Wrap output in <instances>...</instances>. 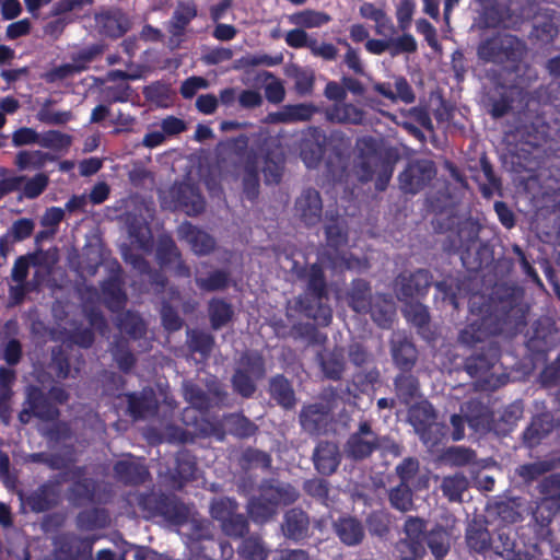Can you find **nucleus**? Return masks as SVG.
<instances>
[{
  "label": "nucleus",
  "instance_id": "20",
  "mask_svg": "<svg viewBox=\"0 0 560 560\" xmlns=\"http://www.w3.org/2000/svg\"><path fill=\"white\" fill-rule=\"evenodd\" d=\"M95 23L102 36L113 39L122 37L130 28L128 16L119 9L97 13Z\"/></svg>",
  "mask_w": 560,
  "mask_h": 560
},
{
  "label": "nucleus",
  "instance_id": "62",
  "mask_svg": "<svg viewBox=\"0 0 560 560\" xmlns=\"http://www.w3.org/2000/svg\"><path fill=\"white\" fill-rule=\"evenodd\" d=\"M253 375L244 373L236 369L232 375L231 383L233 390L243 398H250L257 390L256 382Z\"/></svg>",
  "mask_w": 560,
  "mask_h": 560
},
{
  "label": "nucleus",
  "instance_id": "8",
  "mask_svg": "<svg viewBox=\"0 0 560 560\" xmlns=\"http://www.w3.org/2000/svg\"><path fill=\"white\" fill-rule=\"evenodd\" d=\"M60 410L49 400L46 393L36 385L26 388V397L18 418L22 424H27L33 417L43 421H55L59 418Z\"/></svg>",
  "mask_w": 560,
  "mask_h": 560
},
{
  "label": "nucleus",
  "instance_id": "28",
  "mask_svg": "<svg viewBox=\"0 0 560 560\" xmlns=\"http://www.w3.org/2000/svg\"><path fill=\"white\" fill-rule=\"evenodd\" d=\"M198 470L197 458L188 450L179 451L175 457V467L171 479L176 489H182L187 482L196 479Z\"/></svg>",
  "mask_w": 560,
  "mask_h": 560
},
{
  "label": "nucleus",
  "instance_id": "49",
  "mask_svg": "<svg viewBox=\"0 0 560 560\" xmlns=\"http://www.w3.org/2000/svg\"><path fill=\"white\" fill-rule=\"evenodd\" d=\"M104 302L108 310L118 311L125 307L127 295L120 281L117 278H110L102 284Z\"/></svg>",
  "mask_w": 560,
  "mask_h": 560
},
{
  "label": "nucleus",
  "instance_id": "7",
  "mask_svg": "<svg viewBox=\"0 0 560 560\" xmlns=\"http://www.w3.org/2000/svg\"><path fill=\"white\" fill-rule=\"evenodd\" d=\"M95 536L81 537L65 532L54 537L51 556L54 560H85L92 557Z\"/></svg>",
  "mask_w": 560,
  "mask_h": 560
},
{
  "label": "nucleus",
  "instance_id": "34",
  "mask_svg": "<svg viewBox=\"0 0 560 560\" xmlns=\"http://www.w3.org/2000/svg\"><path fill=\"white\" fill-rule=\"evenodd\" d=\"M436 418V412L432 404L428 400L416 402L415 405L410 406L408 411L409 422L413 427L419 438L427 439L429 441V436L424 438L428 434L424 433V431L427 428H430V424H432Z\"/></svg>",
  "mask_w": 560,
  "mask_h": 560
},
{
  "label": "nucleus",
  "instance_id": "38",
  "mask_svg": "<svg viewBox=\"0 0 560 560\" xmlns=\"http://www.w3.org/2000/svg\"><path fill=\"white\" fill-rule=\"evenodd\" d=\"M560 511L559 506L540 500L533 510V520L536 525V534L541 539L551 540L553 533L550 528L555 515Z\"/></svg>",
  "mask_w": 560,
  "mask_h": 560
},
{
  "label": "nucleus",
  "instance_id": "5",
  "mask_svg": "<svg viewBox=\"0 0 560 560\" xmlns=\"http://www.w3.org/2000/svg\"><path fill=\"white\" fill-rule=\"evenodd\" d=\"M139 509L144 517H161L173 525H184L190 515V509L174 494L161 491H148L140 493L137 500Z\"/></svg>",
  "mask_w": 560,
  "mask_h": 560
},
{
  "label": "nucleus",
  "instance_id": "23",
  "mask_svg": "<svg viewBox=\"0 0 560 560\" xmlns=\"http://www.w3.org/2000/svg\"><path fill=\"white\" fill-rule=\"evenodd\" d=\"M198 15V8L194 0L178 1L176 8L167 23V32L173 38L180 39L191 23Z\"/></svg>",
  "mask_w": 560,
  "mask_h": 560
},
{
  "label": "nucleus",
  "instance_id": "27",
  "mask_svg": "<svg viewBox=\"0 0 560 560\" xmlns=\"http://www.w3.org/2000/svg\"><path fill=\"white\" fill-rule=\"evenodd\" d=\"M555 427V419L550 412L534 416L522 434L524 445L529 448L539 445L541 440L551 433Z\"/></svg>",
  "mask_w": 560,
  "mask_h": 560
},
{
  "label": "nucleus",
  "instance_id": "63",
  "mask_svg": "<svg viewBox=\"0 0 560 560\" xmlns=\"http://www.w3.org/2000/svg\"><path fill=\"white\" fill-rule=\"evenodd\" d=\"M538 490L541 494L540 500L560 508V474L545 477L540 481Z\"/></svg>",
  "mask_w": 560,
  "mask_h": 560
},
{
  "label": "nucleus",
  "instance_id": "14",
  "mask_svg": "<svg viewBox=\"0 0 560 560\" xmlns=\"http://www.w3.org/2000/svg\"><path fill=\"white\" fill-rule=\"evenodd\" d=\"M295 214L308 228L318 224L323 214V200L318 190L306 188L296 198Z\"/></svg>",
  "mask_w": 560,
  "mask_h": 560
},
{
  "label": "nucleus",
  "instance_id": "58",
  "mask_svg": "<svg viewBox=\"0 0 560 560\" xmlns=\"http://www.w3.org/2000/svg\"><path fill=\"white\" fill-rule=\"evenodd\" d=\"M118 327L135 340L142 338L147 332L144 320L132 311H127L119 317Z\"/></svg>",
  "mask_w": 560,
  "mask_h": 560
},
{
  "label": "nucleus",
  "instance_id": "47",
  "mask_svg": "<svg viewBox=\"0 0 560 560\" xmlns=\"http://www.w3.org/2000/svg\"><path fill=\"white\" fill-rule=\"evenodd\" d=\"M290 335L295 340H305L308 346H324L328 339L327 335L322 332L315 324L308 322L294 323Z\"/></svg>",
  "mask_w": 560,
  "mask_h": 560
},
{
  "label": "nucleus",
  "instance_id": "11",
  "mask_svg": "<svg viewBox=\"0 0 560 560\" xmlns=\"http://www.w3.org/2000/svg\"><path fill=\"white\" fill-rule=\"evenodd\" d=\"M436 175V167L430 160L411 162L399 174L400 189L406 194L416 195L425 188Z\"/></svg>",
  "mask_w": 560,
  "mask_h": 560
},
{
  "label": "nucleus",
  "instance_id": "50",
  "mask_svg": "<svg viewBox=\"0 0 560 560\" xmlns=\"http://www.w3.org/2000/svg\"><path fill=\"white\" fill-rule=\"evenodd\" d=\"M271 465L272 458L269 453L250 446L245 448L240 457V466L244 470L260 468L268 471Z\"/></svg>",
  "mask_w": 560,
  "mask_h": 560
},
{
  "label": "nucleus",
  "instance_id": "1",
  "mask_svg": "<svg viewBox=\"0 0 560 560\" xmlns=\"http://www.w3.org/2000/svg\"><path fill=\"white\" fill-rule=\"evenodd\" d=\"M469 310L478 318L459 330L458 342L468 348L482 346L465 359L464 369L474 378H486L501 357L498 342L487 341L488 338L522 331L527 325V311L513 294L504 298L472 295Z\"/></svg>",
  "mask_w": 560,
  "mask_h": 560
},
{
  "label": "nucleus",
  "instance_id": "30",
  "mask_svg": "<svg viewBox=\"0 0 560 560\" xmlns=\"http://www.w3.org/2000/svg\"><path fill=\"white\" fill-rule=\"evenodd\" d=\"M179 232L182 236L189 243L192 252L196 255L203 256L212 253L215 248L217 242L209 233L198 229L190 222H184Z\"/></svg>",
  "mask_w": 560,
  "mask_h": 560
},
{
  "label": "nucleus",
  "instance_id": "61",
  "mask_svg": "<svg viewBox=\"0 0 560 560\" xmlns=\"http://www.w3.org/2000/svg\"><path fill=\"white\" fill-rule=\"evenodd\" d=\"M72 136L59 130H47L40 133V147L52 151H68L72 144Z\"/></svg>",
  "mask_w": 560,
  "mask_h": 560
},
{
  "label": "nucleus",
  "instance_id": "25",
  "mask_svg": "<svg viewBox=\"0 0 560 560\" xmlns=\"http://www.w3.org/2000/svg\"><path fill=\"white\" fill-rule=\"evenodd\" d=\"M114 476L125 486H139L150 478L148 467L133 459H120L114 464Z\"/></svg>",
  "mask_w": 560,
  "mask_h": 560
},
{
  "label": "nucleus",
  "instance_id": "46",
  "mask_svg": "<svg viewBox=\"0 0 560 560\" xmlns=\"http://www.w3.org/2000/svg\"><path fill=\"white\" fill-rule=\"evenodd\" d=\"M424 544L438 560H442L451 548L450 534L443 526L435 525L427 533Z\"/></svg>",
  "mask_w": 560,
  "mask_h": 560
},
{
  "label": "nucleus",
  "instance_id": "39",
  "mask_svg": "<svg viewBox=\"0 0 560 560\" xmlns=\"http://www.w3.org/2000/svg\"><path fill=\"white\" fill-rule=\"evenodd\" d=\"M394 387L398 400L409 406L416 398L420 397V382L411 372H402L394 378Z\"/></svg>",
  "mask_w": 560,
  "mask_h": 560
},
{
  "label": "nucleus",
  "instance_id": "35",
  "mask_svg": "<svg viewBox=\"0 0 560 560\" xmlns=\"http://www.w3.org/2000/svg\"><path fill=\"white\" fill-rule=\"evenodd\" d=\"M174 198L178 207L189 217L199 215L206 209V200L203 196L192 186H179Z\"/></svg>",
  "mask_w": 560,
  "mask_h": 560
},
{
  "label": "nucleus",
  "instance_id": "36",
  "mask_svg": "<svg viewBox=\"0 0 560 560\" xmlns=\"http://www.w3.org/2000/svg\"><path fill=\"white\" fill-rule=\"evenodd\" d=\"M395 305L392 298L384 293H376L374 300L371 303V311L368 314L371 315L372 320L381 328H392L395 317Z\"/></svg>",
  "mask_w": 560,
  "mask_h": 560
},
{
  "label": "nucleus",
  "instance_id": "59",
  "mask_svg": "<svg viewBox=\"0 0 560 560\" xmlns=\"http://www.w3.org/2000/svg\"><path fill=\"white\" fill-rule=\"evenodd\" d=\"M143 95L158 106L167 107L173 101L174 92L168 83L156 81L144 88Z\"/></svg>",
  "mask_w": 560,
  "mask_h": 560
},
{
  "label": "nucleus",
  "instance_id": "4",
  "mask_svg": "<svg viewBox=\"0 0 560 560\" xmlns=\"http://www.w3.org/2000/svg\"><path fill=\"white\" fill-rule=\"evenodd\" d=\"M527 46L524 40L510 33L498 32L482 39L477 47V56L487 63L516 67L525 57Z\"/></svg>",
  "mask_w": 560,
  "mask_h": 560
},
{
  "label": "nucleus",
  "instance_id": "22",
  "mask_svg": "<svg viewBox=\"0 0 560 560\" xmlns=\"http://www.w3.org/2000/svg\"><path fill=\"white\" fill-rule=\"evenodd\" d=\"M427 522L417 516H408L404 524L405 538L401 542L407 545L413 558H422L425 553Z\"/></svg>",
  "mask_w": 560,
  "mask_h": 560
},
{
  "label": "nucleus",
  "instance_id": "33",
  "mask_svg": "<svg viewBox=\"0 0 560 560\" xmlns=\"http://www.w3.org/2000/svg\"><path fill=\"white\" fill-rule=\"evenodd\" d=\"M270 397L284 410H291L296 405V396L292 383L283 375L277 374L269 380Z\"/></svg>",
  "mask_w": 560,
  "mask_h": 560
},
{
  "label": "nucleus",
  "instance_id": "16",
  "mask_svg": "<svg viewBox=\"0 0 560 560\" xmlns=\"http://www.w3.org/2000/svg\"><path fill=\"white\" fill-rule=\"evenodd\" d=\"M560 33V15L556 11L539 16L533 24L528 38L539 48L551 46Z\"/></svg>",
  "mask_w": 560,
  "mask_h": 560
},
{
  "label": "nucleus",
  "instance_id": "37",
  "mask_svg": "<svg viewBox=\"0 0 560 560\" xmlns=\"http://www.w3.org/2000/svg\"><path fill=\"white\" fill-rule=\"evenodd\" d=\"M326 118L330 122L361 125L364 121V112L351 103H335L326 108Z\"/></svg>",
  "mask_w": 560,
  "mask_h": 560
},
{
  "label": "nucleus",
  "instance_id": "53",
  "mask_svg": "<svg viewBox=\"0 0 560 560\" xmlns=\"http://www.w3.org/2000/svg\"><path fill=\"white\" fill-rule=\"evenodd\" d=\"M388 501L393 509L408 512L413 509V491L409 483L399 482L388 491Z\"/></svg>",
  "mask_w": 560,
  "mask_h": 560
},
{
  "label": "nucleus",
  "instance_id": "31",
  "mask_svg": "<svg viewBox=\"0 0 560 560\" xmlns=\"http://www.w3.org/2000/svg\"><path fill=\"white\" fill-rule=\"evenodd\" d=\"M347 300L353 312L366 315L371 311V303L374 300L370 282L361 278L352 280Z\"/></svg>",
  "mask_w": 560,
  "mask_h": 560
},
{
  "label": "nucleus",
  "instance_id": "2",
  "mask_svg": "<svg viewBox=\"0 0 560 560\" xmlns=\"http://www.w3.org/2000/svg\"><path fill=\"white\" fill-rule=\"evenodd\" d=\"M481 225L471 219L460 222L455 231H450L442 242L445 253L459 255L463 266L468 271H478L482 268L489 254V247L482 243L479 234Z\"/></svg>",
  "mask_w": 560,
  "mask_h": 560
},
{
  "label": "nucleus",
  "instance_id": "9",
  "mask_svg": "<svg viewBox=\"0 0 560 560\" xmlns=\"http://www.w3.org/2000/svg\"><path fill=\"white\" fill-rule=\"evenodd\" d=\"M68 474L48 479L32 490L24 499L33 513H44L57 508L62 501L61 482Z\"/></svg>",
  "mask_w": 560,
  "mask_h": 560
},
{
  "label": "nucleus",
  "instance_id": "26",
  "mask_svg": "<svg viewBox=\"0 0 560 560\" xmlns=\"http://www.w3.org/2000/svg\"><path fill=\"white\" fill-rule=\"evenodd\" d=\"M460 411L468 423L475 431L489 430L492 422V411L478 398H471L464 402Z\"/></svg>",
  "mask_w": 560,
  "mask_h": 560
},
{
  "label": "nucleus",
  "instance_id": "55",
  "mask_svg": "<svg viewBox=\"0 0 560 560\" xmlns=\"http://www.w3.org/2000/svg\"><path fill=\"white\" fill-rule=\"evenodd\" d=\"M468 488V480L463 474L446 476L442 479L441 490L450 502H462L463 493Z\"/></svg>",
  "mask_w": 560,
  "mask_h": 560
},
{
  "label": "nucleus",
  "instance_id": "40",
  "mask_svg": "<svg viewBox=\"0 0 560 560\" xmlns=\"http://www.w3.org/2000/svg\"><path fill=\"white\" fill-rule=\"evenodd\" d=\"M392 358L400 371L411 372L418 359V351L411 341L402 338L393 342Z\"/></svg>",
  "mask_w": 560,
  "mask_h": 560
},
{
  "label": "nucleus",
  "instance_id": "18",
  "mask_svg": "<svg viewBox=\"0 0 560 560\" xmlns=\"http://www.w3.org/2000/svg\"><path fill=\"white\" fill-rule=\"evenodd\" d=\"M312 460L318 474L331 476L341 463L338 444L330 441H319L313 451Z\"/></svg>",
  "mask_w": 560,
  "mask_h": 560
},
{
  "label": "nucleus",
  "instance_id": "54",
  "mask_svg": "<svg viewBox=\"0 0 560 560\" xmlns=\"http://www.w3.org/2000/svg\"><path fill=\"white\" fill-rule=\"evenodd\" d=\"M359 12L363 19L375 23V33L377 35H384L385 31L393 30L392 20L382 8H376L371 2H364L360 5Z\"/></svg>",
  "mask_w": 560,
  "mask_h": 560
},
{
  "label": "nucleus",
  "instance_id": "15",
  "mask_svg": "<svg viewBox=\"0 0 560 560\" xmlns=\"http://www.w3.org/2000/svg\"><path fill=\"white\" fill-rule=\"evenodd\" d=\"M327 137L324 130L314 127L302 139L300 144V156L306 167L318 166L326 152Z\"/></svg>",
  "mask_w": 560,
  "mask_h": 560
},
{
  "label": "nucleus",
  "instance_id": "3",
  "mask_svg": "<svg viewBox=\"0 0 560 560\" xmlns=\"http://www.w3.org/2000/svg\"><path fill=\"white\" fill-rule=\"evenodd\" d=\"M300 498L299 490L289 482L265 481L259 493L247 502V514L258 525H265L278 514L280 505H290Z\"/></svg>",
  "mask_w": 560,
  "mask_h": 560
},
{
  "label": "nucleus",
  "instance_id": "10",
  "mask_svg": "<svg viewBox=\"0 0 560 560\" xmlns=\"http://www.w3.org/2000/svg\"><path fill=\"white\" fill-rule=\"evenodd\" d=\"M378 435L369 421H361L355 432L351 433L345 444L347 456L353 460H363L380 448Z\"/></svg>",
  "mask_w": 560,
  "mask_h": 560
},
{
  "label": "nucleus",
  "instance_id": "24",
  "mask_svg": "<svg viewBox=\"0 0 560 560\" xmlns=\"http://www.w3.org/2000/svg\"><path fill=\"white\" fill-rule=\"evenodd\" d=\"M482 7L481 19L489 28L506 26L512 19L511 0H476Z\"/></svg>",
  "mask_w": 560,
  "mask_h": 560
},
{
  "label": "nucleus",
  "instance_id": "6",
  "mask_svg": "<svg viewBox=\"0 0 560 560\" xmlns=\"http://www.w3.org/2000/svg\"><path fill=\"white\" fill-rule=\"evenodd\" d=\"M433 283L430 270L419 268L415 271H402L394 280V291L400 302L410 303L423 299Z\"/></svg>",
  "mask_w": 560,
  "mask_h": 560
},
{
  "label": "nucleus",
  "instance_id": "29",
  "mask_svg": "<svg viewBox=\"0 0 560 560\" xmlns=\"http://www.w3.org/2000/svg\"><path fill=\"white\" fill-rule=\"evenodd\" d=\"M316 360L325 378L340 381L346 370L342 348L335 347L329 351H319Z\"/></svg>",
  "mask_w": 560,
  "mask_h": 560
},
{
  "label": "nucleus",
  "instance_id": "56",
  "mask_svg": "<svg viewBox=\"0 0 560 560\" xmlns=\"http://www.w3.org/2000/svg\"><path fill=\"white\" fill-rule=\"evenodd\" d=\"M230 272L223 269H215L207 277H196V285L205 292L223 291L230 284Z\"/></svg>",
  "mask_w": 560,
  "mask_h": 560
},
{
  "label": "nucleus",
  "instance_id": "42",
  "mask_svg": "<svg viewBox=\"0 0 560 560\" xmlns=\"http://www.w3.org/2000/svg\"><path fill=\"white\" fill-rule=\"evenodd\" d=\"M214 337L201 329H190L186 331V343L191 353H198L203 360H207L214 347Z\"/></svg>",
  "mask_w": 560,
  "mask_h": 560
},
{
  "label": "nucleus",
  "instance_id": "57",
  "mask_svg": "<svg viewBox=\"0 0 560 560\" xmlns=\"http://www.w3.org/2000/svg\"><path fill=\"white\" fill-rule=\"evenodd\" d=\"M238 555L246 560H266L269 551L260 536L245 537L237 550Z\"/></svg>",
  "mask_w": 560,
  "mask_h": 560
},
{
  "label": "nucleus",
  "instance_id": "64",
  "mask_svg": "<svg viewBox=\"0 0 560 560\" xmlns=\"http://www.w3.org/2000/svg\"><path fill=\"white\" fill-rule=\"evenodd\" d=\"M329 486V481L324 478H312L303 482V490L308 497L328 506Z\"/></svg>",
  "mask_w": 560,
  "mask_h": 560
},
{
  "label": "nucleus",
  "instance_id": "60",
  "mask_svg": "<svg viewBox=\"0 0 560 560\" xmlns=\"http://www.w3.org/2000/svg\"><path fill=\"white\" fill-rule=\"evenodd\" d=\"M290 21L301 27H320L330 21V16L324 12L306 9L291 15Z\"/></svg>",
  "mask_w": 560,
  "mask_h": 560
},
{
  "label": "nucleus",
  "instance_id": "43",
  "mask_svg": "<svg viewBox=\"0 0 560 560\" xmlns=\"http://www.w3.org/2000/svg\"><path fill=\"white\" fill-rule=\"evenodd\" d=\"M97 483L93 478L74 480L68 488V499L77 506L94 502Z\"/></svg>",
  "mask_w": 560,
  "mask_h": 560
},
{
  "label": "nucleus",
  "instance_id": "12",
  "mask_svg": "<svg viewBox=\"0 0 560 560\" xmlns=\"http://www.w3.org/2000/svg\"><path fill=\"white\" fill-rule=\"evenodd\" d=\"M299 422L310 435L325 434L332 422L331 408L323 402L304 405L299 413Z\"/></svg>",
  "mask_w": 560,
  "mask_h": 560
},
{
  "label": "nucleus",
  "instance_id": "44",
  "mask_svg": "<svg viewBox=\"0 0 560 560\" xmlns=\"http://www.w3.org/2000/svg\"><path fill=\"white\" fill-rule=\"evenodd\" d=\"M228 432L241 440L249 439L258 432V427L242 413L224 415Z\"/></svg>",
  "mask_w": 560,
  "mask_h": 560
},
{
  "label": "nucleus",
  "instance_id": "19",
  "mask_svg": "<svg viewBox=\"0 0 560 560\" xmlns=\"http://www.w3.org/2000/svg\"><path fill=\"white\" fill-rule=\"evenodd\" d=\"M328 298H317L312 293H303L295 300V308L305 317L314 319L322 326H328L332 319L330 306L324 302Z\"/></svg>",
  "mask_w": 560,
  "mask_h": 560
},
{
  "label": "nucleus",
  "instance_id": "52",
  "mask_svg": "<svg viewBox=\"0 0 560 560\" xmlns=\"http://www.w3.org/2000/svg\"><path fill=\"white\" fill-rule=\"evenodd\" d=\"M52 156L40 150H21L16 153L14 164L20 171L40 170Z\"/></svg>",
  "mask_w": 560,
  "mask_h": 560
},
{
  "label": "nucleus",
  "instance_id": "41",
  "mask_svg": "<svg viewBox=\"0 0 560 560\" xmlns=\"http://www.w3.org/2000/svg\"><path fill=\"white\" fill-rule=\"evenodd\" d=\"M465 539L467 547L477 553H486L492 549L491 534L479 522L474 521L467 526Z\"/></svg>",
  "mask_w": 560,
  "mask_h": 560
},
{
  "label": "nucleus",
  "instance_id": "45",
  "mask_svg": "<svg viewBox=\"0 0 560 560\" xmlns=\"http://www.w3.org/2000/svg\"><path fill=\"white\" fill-rule=\"evenodd\" d=\"M208 314L212 329L218 330L232 320L234 311L224 299L213 298L209 301Z\"/></svg>",
  "mask_w": 560,
  "mask_h": 560
},
{
  "label": "nucleus",
  "instance_id": "17",
  "mask_svg": "<svg viewBox=\"0 0 560 560\" xmlns=\"http://www.w3.org/2000/svg\"><path fill=\"white\" fill-rule=\"evenodd\" d=\"M283 536L294 542H300L310 537V515L301 508H292L283 514L281 523Z\"/></svg>",
  "mask_w": 560,
  "mask_h": 560
},
{
  "label": "nucleus",
  "instance_id": "51",
  "mask_svg": "<svg viewBox=\"0 0 560 560\" xmlns=\"http://www.w3.org/2000/svg\"><path fill=\"white\" fill-rule=\"evenodd\" d=\"M110 351L114 361L122 373L128 374L136 366L137 359L127 340L122 338L116 339L112 345Z\"/></svg>",
  "mask_w": 560,
  "mask_h": 560
},
{
  "label": "nucleus",
  "instance_id": "32",
  "mask_svg": "<svg viewBox=\"0 0 560 560\" xmlns=\"http://www.w3.org/2000/svg\"><path fill=\"white\" fill-rule=\"evenodd\" d=\"M299 278L305 282V293L317 298H328V284L323 266L311 264L299 272Z\"/></svg>",
  "mask_w": 560,
  "mask_h": 560
},
{
  "label": "nucleus",
  "instance_id": "13",
  "mask_svg": "<svg viewBox=\"0 0 560 560\" xmlns=\"http://www.w3.org/2000/svg\"><path fill=\"white\" fill-rule=\"evenodd\" d=\"M155 258L161 268L173 267L175 276L183 278L190 276V268L183 260L182 253L172 237L165 236L159 240Z\"/></svg>",
  "mask_w": 560,
  "mask_h": 560
},
{
  "label": "nucleus",
  "instance_id": "21",
  "mask_svg": "<svg viewBox=\"0 0 560 560\" xmlns=\"http://www.w3.org/2000/svg\"><path fill=\"white\" fill-rule=\"evenodd\" d=\"M332 529L339 540L348 546L354 547L362 544L365 538L363 523L355 516L341 515L332 522Z\"/></svg>",
  "mask_w": 560,
  "mask_h": 560
},
{
  "label": "nucleus",
  "instance_id": "48",
  "mask_svg": "<svg viewBox=\"0 0 560 560\" xmlns=\"http://www.w3.org/2000/svg\"><path fill=\"white\" fill-rule=\"evenodd\" d=\"M237 369L258 380H262L267 372L265 358L262 353L257 350L243 352L240 357Z\"/></svg>",
  "mask_w": 560,
  "mask_h": 560
}]
</instances>
